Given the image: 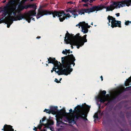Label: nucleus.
Returning <instances> with one entry per match:
<instances>
[{
	"instance_id": "f257e3e1",
	"label": "nucleus",
	"mask_w": 131,
	"mask_h": 131,
	"mask_svg": "<svg viewBox=\"0 0 131 131\" xmlns=\"http://www.w3.org/2000/svg\"><path fill=\"white\" fill-rule=\"evenodd\" d=\"M61 59L62 66L64 69L62 68L61 70L57 71L55 70V72L59 75H67L70 74L72 71L73 69L71 68V66L73 65V66H74L75 65L74 62L76 59L73 54H68L67 56L62 57Z\"/></svg>"
},
{
	"instance_id": "f03ea898",
	"label": "nucleus",
	"mask_w": 131,
	"mask_h": 131,
	"mask_svg": "<svg viewBox=\"0 0 131 131\" xmlns=\"http://www.w3.org/2000/svg\"><path fill=\"white\" fill-rule=\"evenodd\" d=\"M87 35H85L81 37L79 33H78L75 36L74 34H70L67 31L66 34L64 41L66 43L70 44L72 49L73 48L72 45L77 46L78 49L84 45V43L87 42L86 39Z\"/></svg>"
},
{
	"instance_id": "7ed1b4c3",
	"label": "nucleus",
	"mask_w": 131,
	"mask_h": 131,
	"mask_svg": "<svg viewBox=\"0 0 131 131\" xmlns=\"http://www.w3.org/2000/svg\"><path fill=\"white\" fill-rule=\"evenodd\" d=\"M90 107V106H89L85 103H84V105H78L76 107L73 112L77 113L75 116L76 119L81 118L84 120L88 121L86 117Z\"/></svg>"
},
{
	"instance_id": "20e7f679",
	"label": "nucleus",
	"mask_w": 131,
	"mask_h": 131,
	"mask_svg": "<svg viewBox=\"0 0 131 131\" xmlns=\"http://www.w3.org/2000/svg\"><path fill=\"white\" fill-rule=\"evenodd\" d=\"M52 14L53 17L55 18L56 16L60 17L65 16L66 17L67 14H66L64 12L63 10L58 11L56 10L54 11H49L44 9H39L38 10V13L36 16L37 19L44 15H50Z\"/></svg>"
},
{
	"instance_id": "39448f33",
	"label": "nucleus",
	"mask_w": 131,
	"mask_h": 131,
	"mask_svg": "<svg viewBox=\"0 0 131 131\" xmlns=\"http://www.w3.org/2000/svg\"><path fill=\"white\" fill-rule=\"evenodd\" d=\"M116 1H113L112 2V3L109 6L106 7L104 5L101 4L100 5L97 6L94 5L92 6L91 7V9L92 10L93 12H94L95 11H97L103 9L104 8H106V11H112L115 9H117V6L119 4L117 3Z\"/></svg>"
},
{
	"instance_id": "423d86ee",
	"label": "nucleus",
	"mask_w": 131,
	"mask_h": 131,
	"mask_svg": "<svg viewBox=\"0 0 131 131\" xmlns=\"http://www.w3.org/2000/svg\"><path fill=\"white\" fill-rule=\"evenodd\" d=\"M49 111L53 115L56 114L57 113L59 115H66L67 114L65 110L64 109L59 111L58 110L57 106H51Z\"/></svg>"
},
{
	"instance_id": "0eeeda50",
	"label": "nucleus",
	"mask_w": 131,
	"mask_h": 131,
	"mask_svg": "<svg viewBox=\"0 0 131 131\" xmlns=\"http://www.w3.org/2000/svg\"><path fill=\"white\" fill-rule=\"evenodd\" d=\"M109 17H110V18L111 19V20L112 21H111V27L112 28H114L115 27H119L121 28V22L120 21L116 20L115 18L113 17L112 16L109 15Z\"/></svg>"
},
{
	"instance_id": "6e6552de",
	"label": "nucleus",
	"mask_w": 131,
	"mask_h": 131,
	"mask_svg": "<svg viewBox=\"0 0 131 131\" xmlns=\"http://www.w3.org/2000/svg\"><path fill=\"white\" fill-rule=\"evenodd\" d=\"M116 2L119 4L117 6V8H119L121 7H123L125 6V5L127 6H131V0H124L120 1H116Z\"/></svg>"
},
{
	"instance_id": "1a4fd4ad",
	"label": "nucleus",
	"mask_w": 131,
	"mask_h": 131,
	"mask_svg": "<svg viewBox=\"0 0 131 131\" xmlns=\"http://www.w3.org/2000/svg\"><path fill=\"white\" fill-rule=\"evenodd\" d=\"M123 92V91L122 90L118 91L114 95L111 99L109 100L108 102L106 103V105H107L110 102L114 101L115 100L118 101L119 100V98L121 96V94Z\"/></svg>"
},
{
	"instance_id": "9d476101",
	"label": "nucleus",
	"mask_w": 131,
	"mask_h": 131,
	"mask_svg": "<svg viewBox=\"0 0 131 131\" xmlns=\"http://www.w3.org/2000/svg\"><path fill=\"white\" fill-rule=\"evenodd\" d=\"M93 10L91 9V8H81L78 10V12L79 15H84L85 13H88L89 14L91 12H93Z\"/></svg>"
},
{
	"instance_id": "9b49d317",
	"label": "nucleus",
	"mask_w": 131,
	"mask_h": 131,
	"mask_svg": "<svg viewBox=\"0 0 131 131\" xmlns=\"http://www.w3.org/2000/svg\"><path fill=\"white\" fill-rule=\"evenodd\" d=\"M14 1H9L8 4H7L6 6H5L4 8L3 11L4 12L3 14L4 16H6L7 14H9V12H8L7 10L9 8L8 6L9 5L12 4L13 3Z\"/></svg>"
},
{
	"instance_id": "f8f14e48",
	"label": "nucleus",
	"mask_w": 131,
	"mask_h": 131,
	"mask_svg": "<svg viewBox=\"0 0 131 131\" xmlns=\"http://www.w3.org/2000/svg\"><path fill=\"white\" fill-rule=\"evenodd\" d=\"M14 16H9V19L10 20L12 21H16L20 20L24 18V15L21 14H19L18 15H17L15 18H14Z\"/></svg>"
},
{
	"instance_id": "ddd939ff",
	"label": "nucleus",
	"mask_w": 131,
	"mask_h": 131,
	"mask_svg": "<svg viewBox=\"0 0 131 131\" xmlns=\"http://www.w3.org/2000/svg\"><path fill=\"white\" fill-rule=\"evenodd\" d=\"M12 127L13 126L10 125L5 124L2 130L3 131H14V129Z\"/></svg>"
},
{
	"instance_id": "4468645a",
	"label": "nucleus",
	"mask_w": 131,
	"mask_h": 131,
	"mask_svg": "<svg viewBox=\"0 0 131 131\" xmlns=\"http://www.w3.org/2000/svg\"><path fill=\"white\" fill-rule=\"evenodd\" d=\"M31 11H29L27 13L26 18L27 20V21L28 23L30 22L31 19L32 18V16H36V15L34 14H31Z\"/></svg>"
},
{
	"instance_id": "2eb2a0df",
	"label": "nucleus",
	"mask_w": 131,
	"mask_h": 131,
	"mask_svg": "<svg viewBox=\"0 0 131 131\" xmlns=\"http://www.w3.org/2000/svg\"><path fill=\"white\" fill-rule=\"evenodd\" d=\"M29 8H32L33 10L31 9L29 11H31V14H34L36 15V6L34 4H29Z\"/></svg>"
},
{
	"instance_id": "dca6fc26",
	"label": "nucleus",
	"mask_w": 131,
	"mask_h": 131,
	"mask_svg": "<svg viewBox=\"0 0 131 131\" xmlns=\"http://www.w3.org/2000/svg\"><path fill=\"white\" fill-rule=\"evenodd\" d=\"M78 10L77 9H74L73 10H71L70 9H67V12H69L71 13L74 16V18H75V16H78L79 15L77 13V12H78Z\"/></svg>"
},
{
	"instance_id": "f3484780",
	"label": "nucleus",
	"mask_w": 131,
	"mask_h": 131,
	"mask_svg": "<svg viewBox=\"0 0 131 131\" xmlns=\"http://www.w3.org/2000/svg\"><path fill=\"white\" fill-rule=\"evenodd\" d=\"M53 64V67L55 68H57V69H59V67L60 65H62L60 62L56 61Z\"/></svg>"
},
{
	"instance_id": "a211bd4d",
	"label": "nucleus",
	"mask_w": 131,
	"mask_h": 131,
	"mask_svg": "<svg viewBox=\"0 0 131 131\" xmlns=\"http://www.w3.org/2000/svg\"><path fill=\"white\" fill-rule=\"evenodd\" d=\"M98 100L101 103H103L107 100L105 97H103L101 96H99L98 97Z\"/></svg>"
},
{
	"instance_id": "6ab92c4d",
	"label": "nucleus",
	"mask_w": 131,
	"mask_h": 131,
	"mask_svg": "<svg viewBox=\"0 0 131 131\" xmlns=\"http://www.w3.org/2000/svg\"><path fill=\"white\" fill-rule=\"evenodd\" d=\"M40 124L37 127V128L39 129V130H40L41 128L43 125L44 126H48V125L47 124H44L43 123H41V120H40Z\"/></svg>"
},
{
	"instance_id": "aec40b11",
	"label": "nucleus",
	"mask_w": 131,
	"mask_h": 131,
	"mask_svg": "<svg viewBox=\"0 0 131 131\" xmlns=\"http://www.w3.org/2000/svg\"><path fill=\"white\" fill-rule=\"evenodd\" d=\"M82 31L84 33H87L88 31V30L87 28H86L84 26H83L82 27Z\"/></svg>"
},
{
	"instance_id": "412c9836",
	"label": "nucleus",
	"mask_w": 131,
	"mask_h": 131,
	"mask_svg": "<svg viewBox=\"0 0 131 131\" xmlns=\"http://www.w3.org/2000/svg\"><path fill=\"white\" fill-rule=\"evenodd\" d=\"M59 17V20L61 22H62L66 18L67 19V17H66L65 16H60V17Z\"/></svg>"
},
{
	"instance_id": "4be33fe9",
	"label": "nucleus",
	"mask_w": 131,
	"mask_h": 131,
	"mask_svg": "<svg viewBox=\"0 0 131 131\" xmlns=\"http://www.w3.org/2000/svg\"><path fill=\"white\" fill-rule=\"evenodd\" d=\"M18 8L20 11H21L24 10V6L22 4L19 5L18 6Z\"/></svg>"
},
{
	"instance_id": "5701e85b",
	"label": "nucleus",
	"mask_w": 131,
	"mask_h": 131,
	"mask_svg": "<svg viewBox=\"0 0 131 131\" xmlns=\"http://www.w3.org/2000/svg\"><path fill=\"white\" fill-rule=\"evenodd\" d=\"M48 63H52L53 64L54 63L53 62V60H52V58L51 57H50L49 58H48Z\"/></svg>"
},
{
	"instance_id": "b1692460",
	"label": "nucleus",
	"mask_w": 131,
	"mask_h": 131,
	"mask_svg": "<svg viewBox=\"0 0 131 131\" xmlns=\"http://www.w3.org/2000/svg\"><path fill=\"white\" fill-rule=\"evenodd\" d=\"M16 6L12 7L9 9V11H16Z\"/></svg>"
},
{
	"instance_id": "393cba45",
	"label": "nucleus",
	"mask_w": 131,
	"mask_h": 131,
	"mask_svg": "<svg viewBox=\"0 0 131 131\" xmlns=\"http://www.w3.org/2000/svg\"><path fill=\"white\" fill-rule=\"evenodd\" d=\"M69 122L70 123H73V124H75V121L74 120V118H73L72 119H70L69 120Z\"/></svg>"
},
{
	"instance_id": "a878e982",
	"label": "nucleus",
	"mask_w": 131,
	"mask_h": 131,
	"mask_svg": "<svg viewBox=\"0 0 131 131\" xmlns=\"http://www.w3.org/2000/svg\"><path fill=\"white\" fill-rule=\"evenodd\" d=\"M63 123V122L61 121H57V125L58 126H60V125Z\"/></svg>"
},
{
	"instance_id": "bb28decb",
	"label": "nucleus",
	"mask_w": 131,
	"mask_h": 131,
	"mask_svg": "<svg viewBox=\"0 0 131 131\" xmlns=\"http://www.w3.org/2000/svg\"><path fill=\"white\" fill-rule=\"evenodd\" d=\"M131 88V86L126 87L125 88H124V91H128L130 90V88Z\"/></svg>"
},
{
	"instance_id": "cd10ccee",
	"label": "nucleus",
	"mask_w": 131,
	"mask_h": 131,
	"mask_svg": "<svg viewBox=\"0 0 131 131\" xmlns=\"http://www.w3.org/2000/svg\"><path fill=\"white\" fill-rule=\"evenodd\" d=\"M109 15L108 17H107V19L108 20V22L107 23V24H108L109 26L110 25V20H111V19L110 18V17H109Z\"/></svg>"
},
{
	"instance_id": "c85d7f7f",
	"label": "nucleus",
	"mask_w": 131,
	"mask_h": 131,
	"mask_svg": "<svg viewBox=\"0 0 131 131\" xmlns=\"http://www.w3.org/2000/svg\"><path fill=\"white\" fill-rule=\"evenodd\" d=\"M83 23H82L81 22H80V23H79V24H77L76 25V26H79V28H80V26H81V27H82V26H83Z\"/></svg>"
},
{
	"instance_id": "c756f323",
	"label": "nucleus",
	"mask_w": 131,
	"mask_h": 131,
	"mask_svg": "<svg viewBox=\"0 0 131 131\" xmlns=\"http://www.w3.org/2000/svg\"><path fill=\"white\" fill-rule=\"evenodd\" d=\"M50 110H49L46 109H45L43 111L44 112H46L47 113H49L50 114L51 113L50 112Z\"/></svg>"
},
{
	"instance_id": "7c9ffc66",
	"label": "nucleus",
	"mask_w": 131,
	"mask_h": 131,
	"mask_svg": "<svg viewBox=\"0 0 131 131\" xmlns=\"http://www.w3.org/2000/svg\"><path fill=\"white\" fill-rule=\"evenodd\" d=\"M129 82L127 81L125 83V86H127L129 85Z\"/></svg>"
},
{
	"instance_id": "2f4dec72",
	"label": "nucleus",
	"mask_w": 131,
	"mask_h": 131,
	"mask_svg": "<svg viewBox=\"0 0 131 131\" xmlns=\"http://www.w3.org/2000/svg\"><path fill=\"white\" fill-rule=\"evenodd\" d=\"M130 113L129 112H127L126 114V116L127 118H129V117L130 116Z\"/></svg>"
},
{
	"instance_id": "473e14b6",
	"label": "nucleus",
	"mask_w": 131,
	"mask_h": 131,
	"mask_svg": "<svg viewBox=\"0 0 131 131\" xmlns=\"http://www.w3.org/2000/svg\"><path fill=\"white\" fill-rule=\"evenodd\" d=\"M83 24H85V26H87V28H90V26L88 25V24H87V23L85 24V22L84 21L83 22Z\"/></svg>"
},
{
	"instance_id": "72a5a7b5",
	"label": "nucleus",
	"mask_w": 131,
	"mask_h": 131,
	"mask_svg": "<svg viewBox=\"0 0 131 131\" xmlns=\"http://www.w3.org/2000/svg\"><path fill=\"white\" fill-rule=\"evenodd\" d=\"M106 93V92L104 90L102 91L101 93V94L103 95H105V94Z\"/></svg>"
},
{
	"instance_id": "f704fd0d",
	"label": "nucleus",
	"mask_w": 131,
	"mask_h": 131,
	"mask_svg": "<svg viewBox=\"0 0 131 131\" xmlns=\"http://www.w3.org/2000/svg\"><path fill=\"white\" fill-rule=\"evenodd\" d=\"M57 69V68H55L54 67H53V68H52V70L51 71V72L52 73L53 71H54L55 72V70H56Z\"/></svg>"
},
{
	"instance_id": "c9c22d12",
	"label": "nucleus",
	"mask_w": 131,
	"mask_h": 131,
	"mask_svg": "<svg viewBox=\"0 0 131 131\" xmlns=\"http://www.w3.org/2000/svg\"><path fill=\"white\" fill-rule=\"evenodd\" d=\"M122 113V112H121L120 113V117L121 118H123L124 117V114H122V115H121V114Z\"/></svg>"
},
{
	"instance_id": "e433bc0d",
	"label": "nucleus",
	"mask_w": 131,
	"mask_h": 131,
	"mask_svg": "<svg viewBox=\"0 0 131 131\" xmlns=\"http://www.w3.org/2000/svg\"><path fill=\"white\" fill-rule=\"evenodd\" d=\"M130 23V22L128 20L125 23V25H127L129 24V23Z\"/></svg>"
},
{
	"instance_id": "4c0bfd02",
	"label": "nucleus",
	"mask_w": 131,
	"mask_h": 131,
	"mask_svg": "<svg viewBox=\"0 0 131 131\" xmlns=\"http://www.w3.org/2000/svg\"><path fill=\"white\" fill-rule=\"evenodd\" d=\"M94 118L97 119L98 118V115L97 114H95L94 116Z\"/></svg>"
},
{
	"instance_id": "58836bf2",
	"label": "nucleus",
	"mask_w": 131,
	"mask_h": 131,
	"mask_svg": "<svg viewBox=\"0 0 131 131\" xmlns=\"http://www.w3.org/2000/svg\"><path fill=\"white\" fill-rule=\"evenodd\" d=\"M24 6V9H27L28 8H29V5H26L25 6Z\"/></svg>"
},
{
	"instance_id": "ea45409f",
	"label": "nucleus",
	"mask_w": 131,
	"mask_h": 131,
	"mask_svg": "<svg viewBox=\"0 0 131 131\" xmlns=\"http://www.w3.org/2000/svg\"><path fill=\"white\" fill-rule=\"evenodd\" d=\"M13 12V14L14 16H15L16 15V11H12Z\"/></svg>"
},
{
	"instance_id": "a19ab883",
	"label": "nucleus",
	"mask_w": 131,
	"mask_h": 131,
	"mask_svg": "<svg viewBox=\"0 0 131 131\" xmlns=\"http://www.w3.org/2000/svg\"><path fill=\"white\" fill-rule=\"evenodd\" d=\"M54 81H55L57 83H60V81H59L56 78L55 79V80H54Z\"/></svg>"
},
{
	"instance_id": "79ce46f5",
	"label": "nucleus",
	"mask_w": 131,
	"mask_h": 131,
	"mask_svg": "<svg viewBox=\"0 0 131 131\" xmlns=\"http://www.w3.org/2000/svg\"><path fill=\"white\" fill-rule=\"evenodd\" d=\"M88 2H89V0H82L81 1V2H84L85 3H86Z\"/></svg>"
},
{
	"instance_id": "37998d69",
	"label": "nucleus",
	"mask_w": 131,
	"mask_h": 131,
	"mask_svg": "<svg viewBox=\"0 0 131 131\" xmlns=\"http://www.w3.org/2000/svg\"><path fill=\"white\" fill-rule=\"evenodd\" d=\"M49 124L51 125H53L54 124V122L53 121H51L49 122Z\"/></svg>"
},
{
	"instance_id": "c03bdc74",
	"label": "nucleus",
	"mask_w": 131,
	"mask_h": 131,
	"mask_svg": "<svg viewBox=\"0 0 131 131\" xmlns=\"http://www.w3.org/2000/svg\"><path fill=\"white\" fill-rule=\"evenodd\" d=\"M127 81H128L130 82H131V77H129L128 79L127 80Z\"/></svg>"
},
{
	"instance_id": "a18cd8bd",
	"label": "nucleus",
	"mask_w": 131,
	"mask_h": 131,
	"mask_svg": "<svg viewBox=\"0 0 131 131\" xmlns=\"http://www.w3.org/2000/svg\"><path fill=\"white\" fill-rule=\"evenodd\" d=\"M65 50L68 53V54H70V50L69 49L68 50H67L66 49Z\"/></svg>"
},
{
	"instance_id": "49530a36",
	"label": "nucleus",
	"mask_w": 131,
	"mask_h": 131,
	"mask_svg": "<svg viewBox=\"0 0 131 131\" xmlns=\"http://www.w3.org/2000/svg\"><path fill=\"white\" fill-rule=\"evenodd\" d=\"M46 117H44L42 118V122H44L46 119Z\"/></svg>"
},
{
	"instance_id": "de8ad7c7",
	"label": "nucleus",
	"mask_w": 131,
	"mask_h": 131,
	"mask_svg": "<svg viewBox=\"0 0 131 131\" xmlns=\"http://www.w3.org/2000/svg\"><path fill=\"white\" fill-rule=\"evenodd\" d=\"M52 60H53V62L54 63V62H55L56 61H57V60H56L55 58H52Z\"/></svg>"
},
{
	"instance_id": "09e8293b",
	"label": "nucleus",
	"mask_w": 131,
	"mask_h": 131,
	"mask_svg": "<svg viewBox=\"0 0 131 131\" xmlns=\"http://www.w3.org/2000/svg\"><path fill=\"white\" fill-rule=\"evenodd\" d=\"M66 51H64L63 50L62 52V53L63 54H65L66 55H67V53L66 52Z\"/></svg>"
},
{
	"instance_id": "8fccbe9b",
	"label": "nucleus",
	"mask_w": 131,
	"mask_h": 131,
	"mask_svg": "<svg viewBox=\"0 0 131 131\" xmlns=\"http://www.w3.org/2000/svg\"><path fill=\"white\" fill-rule=\"evenodd\" d=\"M9 12H10V11H9ZM12 13H13V12H10V14H9L10 16H9L8 17H7L8 18V19L9 20H10L9 19V17L10 16H11V15H12Z\"/></svg>"
},
{
	"instance_id": "3c124183",
	"label": "nucleus",
	"mask_w": 131,
	"mask_h": 131,
	"mask_svg": "<svg viewBox=\"0 0 131 131\" xmlns=\"http://www.w3.org/2000/svg\"><path fill=\"white\" fill-rule=\"evenodd\" d=\"M69 111L72 114H73V112L72 110V109H70L69 110Z\"/></svg>"
},
{
	"instance_id": "603ef678",
	"label": "nucleus",
	"mask_w": 131,
	"mask_h": 131,
	"mask_svg": "<svg viewBox=\"0 0 131 131\" xmlns=\"http://www.w3.org/2000/svg\"><path fill=\"white\" fill-rule=\"evenodd\" d=\"M67 16L66 17L67 18V17H70L71 16L70 15V14L69 13L67 14Z\"/></svg>"
},
{
	"instance_id": "864d4df0",
	"label": "nucleus",
	"mask_w": 131,
	"mask_h": 131,
	"mask_svg": "<svg viewBox=\"0 0 131 131\" xmlns=\"http://www.w3.org/2000/svg\"><path fill=\"white\" fill-rule=\"evenodd\" d=\"M96 0H89V2L90 3L93 2L94 1H95Z\"/></svg>"
},
{
	"instance_id": "5fc2aeb1",
	"label": "nucleus",
	"mask_w": 131,
	"mask_h": 131,
	"mask_svg": "<svg viewBox=\"0 0 131 131\" xmlns=\"http://www.w3.org/2000/svg\"><path fill=\"white\" fill-rule=\"evenodd\" d=\"M115 15L117 17H119L120 15V14L119 13H117L115 14Z\"/></svg>"
},
{
	"instance_id": "6e6d98bb",
	"label": "nucleus",
	"mask_w": 131,
	"mask_h": 131,
	"mask_svg": "<svg viewBox=\"0 0 131 131\" xmlns=\"http://www.w3.org/2000/svg\"><path fill=\"white\" fill-rule=\"evenodd\" d=\"M34 127V128H33V130H35V131H36L37 129V127H35V126Z\"/></svg>"
},
{
	"instance_id": "4d7b16f0",
	"label": "nucleus",
	"mask_w": 131,
	"mask_h": 131,
	"mask_svg": "<svg viewBox=\"0 0 131 131\" xmlns=\"http://www.w3.org/2000/svg\"><path fill=\"white\" fill-rule=\"evenodd\" d=\"M45 128H46V127H44L43 129L42 130H41V131H47V130L45 129Z\"/></svg>"
},
{
	"instance_id": "13d9d810",
	"label": "nucleus",
	"mask_w": 131,
	"mask_h": 131,
	"mask_svg": "<svg viewBox=\"0 0 131 131\" xmlns=\"http://www.w3.org/2000/svg\"><path fill=\"white\" fill-rule=\"evenodd\" d=\"M83 6H84L87 7L88 6V5L87 4H84L83 5Z\"/></svg>"
},
{
	"instance_id": "bf43d9fd",
	"label": "nucleus",
	"mask_w": 131,
	"mask_h": 131,
	"mask_svg": "<svg viewBox=\"0 0 131 131\" xmlns=\"http://www.w3.org/2000/svg\"><path fill=\"white\" fill-rule=\"evenodd\" d=\"M68 3H70V4H73V2L72 1H70L68 2Z\"/></svg>"
},
{
	"instance_id": "052dcab7",
	"label": "nucleus",
	"mask_w": 131,
	"mask_h": 131,
	"mask_svg": "<svg viewBox=\"0 0 131 131\" xmlns=\"http://www.w3.org/2000/svg\"><path fill=\"white\" fill-rule=\"evenodd\" d=\"M12 23H11L9 25H8V24H7V27H8V28H9L10 26V25L12 24Z\"/></svg>"
},
{
	"instance_id": "680f3d73",
	"label": "nucleus",
	"mask_w": 131,
	"mask_h": 131,
	"mask_svg": "<svg viewBox=\"0 0 131 131\" xmlns=\"http://www.w3.org/2000/svg\"><path fill=\"white\" fill-rule=\"evenodd\" d=\"M3 22V20H0V24H1Z\"/></svg>"
},
{
	"instance_id": "e2e57ef3",
	"label": "nucleus",
	"mask_w": 131,
	"mask_h": 131,
	"mask_svg": "<svg viewBox=\"0 0 131 131\" xmlns=\"http://www.w3.org/2000/svg\"><path fill=\"white\" fill-rule=\"evenodd\" d=\"M40 38H41L40 37V36H38V37H36V38L37 39H39Z\"/></svg>"
},
{
	"instance_id": "0e129e2a",
	"label": "nucleus",
	"mask_w": 131,
	"mask_h": 131,
	"mask_svg": "<svg viewBox=\"0 0 131 131\" xmlns=\"http://www.w3.org/2000/svg\"><path fill=\"white\" fill-rule=\"evenodd\" d=\"M100 78H101L102 81L103 80V78L102 76H101L100 77Z\"/></svg>"
},
{
	"instance_id": "69168bd1",
	"label": "nucleus",
	"mask_w": 131,
	"mask_h": 131,
	"mask_svg": "<svg viewBox=\"0 0 131 131\" xmlns=\"http://www.w3.org/2000/svg\"><path fill=\"white\" fill-rule=\"evenodd\" d=\"M6 2V0H4L3 1V3H5Z\"/></svg>"
},
{
	"instance_id": "338daca9",
	"label": "nucleus",
	"mask_w": 131,
	"mask_h": 131,
	"mask_svg": "<svg viewBox=\"0 0 131 131\" xmlns=\"http://www.w3.org/2000/svg\"><path fill=\"white\" fill-rule=\"evenodd\" d=\"M32 18V20H33L34 21H35V18Z\"/></svg>"
},
{
	"instance_id": "774afa93",
	"label": "nucleus",
	"mask_w": 131,
	"mask_h": 131,
	"mask_svg": "<svg viewBox=\"0 0 131 131\" xmlns=\"http://www.w3.org/2000/svg\"><path fill=\"white\" fill-rule=\"evenodd\" d=\"M106 96H109V94H107L106 95Z\"/></svg>"
}]
</instances>
